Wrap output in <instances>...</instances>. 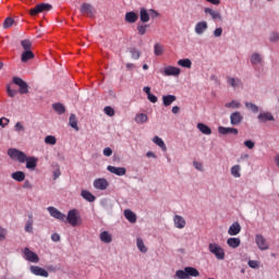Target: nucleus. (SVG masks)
Returning <instances> with one entry per match:
<instances>
[{"instance_id": "1", "label": "nucleus", "mask_w": 279, "mask_h": 279, "mask_svg": "<svg viewBox=\"0 0 279 279\" xmlns=\"http://www.w3.org/2000/svg\"><path fill=\"white\" fill-rule=\"evenodd\" d=\"M53 7L49 3H38L33 9L29 10L31 16H38V14H44V12H51Z\"/></svg>"}, {"instance_id": "2", "label": "nucleus", "mask_w": 279, "mask_h": 279, "mask_svg": "<svg viewBox=\"0 0 279 279\" xmlns=\"http://www.w3.org/2000/svg\"><path fill=\"white\" fill-rule=\"evenodd\" d=\"M208 250L210 254H214L216 256L217 260H223L226 258V251H223V247L217 243H210L208 245Z\"/></svg>"}, {"instance_id": "3", "label": "nucleus", "mask_w": 279, "mask_h": 279, "mask_svg": "<svg viewBox=\"0 0 279 279\" xmlns=\"http://www.w3.org/2000/svg\"><path fill=\"white\" fill-rule=\"evenodd\" d=\"M8 156L11 158V160H17V162H21V163L27 160V155H25V153L16 148H9Z\"/></svg>"}, {"instance_id": "4", "label": "nucleus", "mask_w": 279, "mask_h": 279, "mask_svg": "<svg viewBox=\"0 0 279 279\" xmlns=\"http://www.w3.org/2000/svg\"><path fill=\"white\" fill-rule=\"evenodd\" d=\"M65 219L68 223H70V226H72L73 228L80 226V221H82V219L80 218V211L77 209H71L68 213Z\"/></svg>"}, {"instance_id": "5", "label": "nucleus", "mask_w": 279, "mask_h": 279, "mask_svg": "<svg viewBox=\"0 0 279 279\" xmlns=\"http://www.w3.org/2000/svg\"><path fill=\"white\" fill-rule=\"evenodd\" d=\"M13 84L20 87L21 95H27L29 93V86L23 78L19 76L13 77Z\"/></svg>"}, {"instance_id": "6", "label": "nucleus", "mask_w": 279, "mask_h": 279, "mask_svg": "<svg viewBox=\"0 0 279 279\" xmlns=\"http://www.w3.org/2000/svg\"><path fill=\"white\" fill-rule=\"evenodd\" d=\"M24 258L25 260H28V263H40V257H38V254L34 253L29 247H25L23 250Z\"/></svg>"}, {"instance_id": "7", "label": "nucleus", "mask_w": 279, "mask_h": 279, "mask_svg": "<svg viewBox=\"0 0 279 279\" xmlns=\"http://www.w3.org/2000/svg\"><path fill=\"white\" fill-rule=\"evenodd\" d=\"M255 243L258 250H260L262 252L269 250V243L267 242V239L263 236V234H256Z\"/></svg>"}, {"instance_id": "8", "label": "nucleus", "mask_w": 279, "mask_h": 279, "mask_svg": "<svg viewBox=\"0 0 279 279\" xmlns=\"http://www.w3.org/2000/svg\"><path fill=\"white\" fill-rule=\"evenodd\" d=\"M80 12L81 14H86L87 16L93 19V16H95L97 11H95V8L93 7V4L84 2L81 5Z\"/></svg>"}, {"instance_id": "9", "label": "nucleus", "mask_w": 279, "mask_h": 279, "mask_svg": "<svg viewBox=\"0 0 279 279\" xmlns=\"http://www.w3.org/2000/svg\"><path fill=\"white\" fill-rule=\"evenodd\" d=\"M50 217H53L54 219H58L59 221H66V215L62 214L58 208L56 207H48L47 208Z\"/></svg>"}, {"instance_id": "10", "label": "nucleus", "mask_w": 279, "mask_h": 279, "mask_svg": "<svg viewBox=\"0 0 279 279\" xmlns=\"http://www.w3.org/2000/svg\"><path fill=\"white\" fill-rule=\"evenodd\" d=\"M29 271L34 274V276H40L41 278H49V271L40 266H31Z\"/></svg>"}, {"instance_id": "11", "label": "nucleus", "mask_w": 279, "mask_h": 279, "mask_svg": "<svg viewBox=\"0 0 279 279\" xmlns=\"http://www.w3.org/2000/svg\"><path fill=\"white\" fill-rule=\"evenodd\" d=\"M180 73H181L180 68L169 65L163 69V75H166L167 77H169V76L178 77V75H180Z\"/></svg>"}, {"instance_id": "12", "label": "nucleus", "mask_w": 279, "mask_h": 279, "mask_svg": "<svg viewBox=\"0 0 279 279\" xmlns=\"http://www.w3.org/2000/svg\"><path fill=\"white\" fill-rule=\"evenodd\" d=\"M230 123L231 125H241V123H243V114L239 111L231 113Z\"/></svg>"}, {"instance_id": "13", "label": "nucleus", "mask_w": 279, "mask_h": 279, "mask_svg": "<svg viewBox=\"0 0 279 279\" xmlns=\"http://www.w3.org/2000/svg\"><path fill=\"white\" fill-rule=\"evenodd\" d=\"M26 169H29L31 171H34L36 169V167H38V157H27L26 156Z\"/></svg>"}, {"instance_id": "14", "label": "nucleus", "mask_w": 279, "mask_h": 279, "mask_svg": "<svg viewBox=\"0 0 279 279\" xmlns=\"http://www.w3.org/2000/svg\"><path fill=\"white\" fill-rule=\"evenodd\" d=\"M257 119H258L259 123H267V121H276V118H274V114H271V112H269V111L260 112L257 116Z\"/></svg>"}, {"instance_id": "15", "label": "nucleus", "mask_w": 279, "mask_h": 279, "mask_svg": "<svg viewBox=\"0 0 279 279\" xmlns=\"http://www.w3.org/2000/svg\"><path fill=\"white\" fill-rule=\"evenodd\" d=\"M206 29H208V22H206V21L196 23V25L194 27V32L198 36H202V34H204V32H206Z\"/></svg>"}, {"instance_id": "16", "label": "nucleus", "mask_w": 279, "mask_h": 279, "mask_svg": "<svg viewBox=\"0 0 279 279\" xmlns=\"http://www.w3.org/2000/svg\"><path fill=\"white\" fill-rule=\"evenodd\" d=\"M107 170L110 172V173H113L114 175H125V173H128V170L123 167H114V166H108L107 167Z\"/></svg>"}, {"instance_id": "17", "label": "nucleus", "mask_w": 279, "mask_h": 279, "mask_svg": "<svg viewBox=\"0 0 279 279\" xmlns=\"http://www.w3.org/2000/svg\"><path fill=\"white\" fill-rule=\"evenodd\" d=\"M173 223H174L175 228H178L179 230L186 228V220H184V217H182L180 215H175L173 217Z\"/></svg>"}, {"instance_id": "18", "label": "nucleus", "mask_w": 279, "mask_h": 279, "mask_svg": "<svg viewBox=\"0 0 279 279\" xmlns=\"http://www.w3.org/2000/svg\"><path fill=\"white\" fill-rule=\"evenodd\" d=\"M108 180L106 179H96L94 181V186L98 189V191H106L108 189Z\"/></svg>"}, {"instance_id": "19", "label": "nucleus", "mask_w": 279, "mask_h": 279, "mask_svg": "<svg viewBox=\"0 0 279 279\" xmlns=\"http://www.w3.org/2000/svg\"><path fill=\"white\" fill-rule=\"evenodd\" d=\"M241 233V225L239 222H233L228 230V234L230 236H236V234Z\"/></svg>"}, {"instance_id": "20", "label": "nucleus", "mask_w": 279, "mask_h": 279, "mask_svg": "<svg viewBox=\"0 0 279 279\" xmlns=\"http://www.w3.org/2000/svg\"><path fill=\"white\" fill-rule=\"evenodd\" d=\"M219 134H222L226 136V134H234L236 136L239 134V130L235 128H226V126H219L218 128Z\"/></svg>"}, {"instance_id": "21", "label": "nucleus", "mask_w": 279, "mask_h": 279, "mask_svg": "<svg viewBox=\"0 0 279 279\" xmlns=\"http://www.w3.org/2000/svg\"><path fill=\"white\" fill-rule=\"evenodd\" d=\"M205 14H209L213 21H222L221 13L219 11L213 10L210 8H205Z\"/></svg>"}, {"instance_id": "22", "label": "nucleus", "mask_w": 279, "mask_h": 279, "mask_svg": "<svg viewBox=\"0 0 279 279\" xmlns=\"http://www.w3.org/2000/svg\"><path fill=\"white\" fill-rule=\"evenodd\" d=\"M137 21H138V14H136L134 11L125 13L126 23H136Z\"/></svg>"}, {"instance_id": "23", "label": "nucleus", "mask_w": 279, "mask_h": 279, "mask_svg": "<svg viewBox=\"0 0 279 279\" xmlns=\"http://www.w3.org/2000/svg\"><path fill=\"white\" fill-rule=\"evenodd\" d=\"M178 99V97H175V95H166V96H162V102H163V106L166 108H168V106H171V104H173V101H175Z\"/></svg>"}, {"instance_id": "24", "label": "nucleus", "mask_w": 279, "mask_h": 279, "mask_svg": "<svg viewBox=\"0 0 279 279\" xmlns=\"http://www.w3.org/2000/svg\"><path fill=\"white\" fill-rule=\"evenodd\" d=\"M227 245H229V247H232L233 250H236V247H239L241 245V239H239V238H229L227 240Z\"/></svg>"}, {"instance_id": "25", "label": "nucleus", "mask_w": 279, "mask_h": 279, "mask_svg": "<svg viewBox=\"0 0 279 279\" xmlns=\"http://www.w3.org/2000/svg\"><path fill=\"white\" fill-rule=\"evenodd\" d=\"M140 20L141 23H149V12L147 11V9L142 8L140 10Z\"/></svg>"}, {"instance_id": "26", "label": "nucleus", "mask_w": 279, "mask_h": 279, "mask_svg": "<svg viewBox=\"0 0 279 279\" xmlns=\"http://www.w3.org/2000/svg\"><path fill=\"white\" fill-rule=\"evenodd\" d=\"M197 130H199V132H202V134H205L206 136H210V134H213V130L204 123H198Z\"/></svg>"}, {"instance_id": "27", "label": "nucleus", "mask_w": 279, "mask_h": 279, "mask_svg": "<svg viewBox=\"0 0 279 279\" xmlns=\"http://www.w3.org/2000/svg\"><path fill=\"white\" fill-rule=\"evenodd\" d=\"M69 125H71L75 132H80V126L77 125V117L75 113L70 114Z\"/></svg>"}, {"instance_id": "28", "label": "nucleus", "mask_w": 279, "mask_h": 279, "mask_svg": "<svg viewBox=\"0 0 279 279\" xmlns=\"http://www.w3.org/2000/svg\"><path fill=\"white\" fill-rule=\"evenodd\" d=\"M12 180L15 182H24L25 181V172L23 171H15L11 174Z\"/></svg>"}, {"instance_id": "29", "label": "nucleus", "mask_w": 279, "mask_h": 279, "mask_svg": "<svg viewBox=\"0 0 279 279\" xmlns=\"http://www.w3.org/2000/svg\"><path fill=\"white\" fill-rule=\"evenodd\" d=\"M124 217L130 221L131 223H136V214L130 209L124 210Z\"/></svg>"}, {"instance_id": "30", "label": "nucleus", "mask_w": 279, "mask_h": 279, "mask_svg": "<svg viewBox=\"0 0 279 279\" xmlns=\"http://www.w3.org/2000/svg\"><path fill=\"white\" fill-rule=\"evenodd\" d=\"M81 196L83 197V199H86V202H95L96 199L95 195H93V193L87 190H83L81 192Z\"/></svg>"}, {"instance_id": "31", "label": "nucleus", "mask_w": 279, "mask_h": 279, "mask_svg": "<svg viewBox=\"0 0 279 279\" xmlns=\"http://www.w3.org/2000/svg\"><path fill=\"white\" fill-rule=\"evenodd\" d=\"M28 60H34V52H32V50H24L21 57V61L28 62Z\"/></svg>"}, {"instance_id": "32", "label": "nucleus", "mask_w": 279, "mask_h": 279, "mask_svg": "<svg viewBox=\"0 0 279 279\" xmlns=\"http://www.w3.org/2000/svg\"><path fill=\"white\" fill-rule=\"evenodd\" d=\"M100 241H102V243H112V235L109 234L108 231H102L99 235Z\"/></svg>"}, {"instance_id": "33", "label": "nucleus", "mask_w": 279, "mask_h": 279, "mask_svg": "<svg viewBox=\"0 0 279 279\" xmlns=\"http://www.w3.org/2000/svg\"><path fill=\"white\" fill-rule=\"evenodd\" d=\"M185 271L187 274V278H197L199 276V270L193 267H185Z\"/></svg>"}, {"instance_id": "34", "label": "nucleus", "mask_w": 279, "mask_h": 279, "mask_svg": "<svg viewBox=\"0 0 279 279\" xmlns=\"http://www.w3.org/2000/svg\"><path fill=\"white\" fill-rule=\"evenodd\" d=\"M52 109L58 114H64V112H66V108H64V105H62L60 102L53 104Z\"/></svg>"}, {"instance_id": "35", "label": "nucleus", "mask_w": 279, "mask_h": 279, "mask_svg": "<svg viewBox=\"0 0 279 279\" xmlns=\"http://www.w3.org/2000/svg\"><path fill=\"white\" fill-rule=\"evenodd\" d=\"M136 246L142 254H147V246H145V242L141 238L136 239Z\"/></svg>"}, {"instance_id": "36", "label": "nucleus", "mask_w": 279, "mask_h": 279, "mask_svg": "<svg viewBox=\"0 0 279 279\" xmlns=\"http://www.w3.org/2000/svg\"><path fill=\"white\" fill-rule=\"evenodd\" d=\"M147 27H149V24H137V34L138 36H145L147 34Z\"/></svg>"}, {"instance_id": "37", "label": "nucleus", "mask_w": 279, "mask_h": 279, "mask_svg": "<svg viewBox=\"0 0 279 279\" xmlns=\"http://www.w3.org/2000/svg\"><path fill=\"white\" fill-rule=\"evenodd\" d=\"M153 143H155V145H158V147H160L162 151H167V145H165V141H162V138H160L159 136H155L153 138Z\"/></svg>"}, {"instance_id": "38", "label": "nucleus", "mask_w": 279, "mask_h": 279, "mask_svg": "<svg viewBox=\"0 0 279 279\" xmlns=\"http://www.w3.org/2000/svg\"><path fill=\"white\" fill-rule=\"evenodd\" d=\"M179 66H183V69H191L193 66V62L191 59H181L178 61Z\"/></svg>"}, {"instance_id": "39", "label": "nucleus", "mask_w": 279, "mask_h": 279, "mask_svg": "<svg viewBox=\"0 0 279 279\" xmlns=\"http://www.w3.org/2000/svg\"><path fill=\"white\" fill-rule=\"evenodd\" d=\"M148 119L146 113H137L135 116V123H147Z\"/></svg>"}, {"instance_id": "40", "label": "nucleus", "mask_w": 279, "mask_h": 279, "mask_svg": "<svg viewBox=\"0 0 279 279\" xmlns=\"http://www.w3.org/2000/svg\"><path fill=\"white\" fill-rule=\"evenodd\" d=\"M227 82L232 88H239V86H241V80L239 78L228 77Z\"/></svg>"}, {"instance_id": "41", "label": "nucleus", "mask_w": 279, "mask_h": 279, "mask_svg": "<svg viewBox=\"0 0 279 279\" xmlns=\"http://www.w3.org/2000/svg\"><path fill=\"white\" fill-rule=\"evenodd\" d=\"M231 175H233V178H241V166L235 165L231 168Z\"/></svg>"}, {"instance_id": "42", "label": "nucleus", "mask_w": 279, "mask_h": 279, "mask_svg": "<svg viewBox=\"0 0 279 279\" xmlns=\"http://www.w3.org/2000/svg\"><path fill=\"white\" fill-rule=\"evenodd\" d=\"M251 62L252 64H260V62H263V58L260 57L259 53H253L251 57Z\"/></svg>"}, {"instance_id": "43", "label": "nucleus", "mask_w": 279, "mask_h": 279, "mask_svg": "<svg viewBox=\"0 0 279 279\" xmlns=\"http://www.w3.org/2000/svg\"><path fill=\"white\" fill-rule=\"evenodd\" d=\"M155 56H162L165 53V48H162V45L155 44L154 46Z\"/></svg>"}, {"instance_id": "44", "label": "nucleus", "mask_w": 279, "mask_h": 279, "mask_svg": "<svg viewBox=\"0 0 279 279\" xmlns=\"http://www.w3.org/2000/svg\"><path fill=\"white\" fill-rule=\"evenodd\" d=\"M21 45H22L24 51H32V43L28 39L22 40Z\"/></svg>"}, {"instance_id": "45", "label": "nucleus", "mask_w": 279, "mask_h": 279, "mask_svg": "<svg viewBox=\"0 0 279 279\" xmlns=\"http://www.w3.org/2000/svg\"><path fill=\"white\" fill-rule=\"evenodd\" d=\"M45 143H46V145H56V143H58V141L56 140V136L47 135L45 137Z\"/></svg>"}, {"instance_id": "46", "label": "nucleus", "mask_w": 279, "mask_h": 279, "mask_svg": "<svg viewBox=\"0 0 279 279\" xmlns=\"http://www.w3.org/2000/svg\"><path fill=\"white\" fill-rule=\"evenodd\" d=\"M175 277L179 279H186L189 278L187 274H186V268H184V270H177L175 271Z\"/></svg>"}, {"instance_id": "47", "label": "nucleus", "mask_w": 279, "mask_h": 279, "mask_svg": "<svg viewBox=\"0 0 279 279\" xmlns=\"http://www.w3.org/2000/svg\"><path fill=\"white\" fill-rule=\"evenodd\" d=\"M225 106L227 108H232L234 110L236 108H241V102H239L236 100H232L231 102H227Z\"/></svg>"}, {"instance_id": "48", "label": "nucleus", "mask_w": 279, "mask_h": 279, "mask_svg": "<svg viewBox=\"0 0 279 279\" xmlns=\"http://www.w3.org/2000/svg\"><path fill=\"white\" fill-rule=\"evenodd\" d=\"M12 25H14V20L12 17H7L3 22V28L9 29Z\"/></svg>"}, {"instance_id": "49", "label": "nucleus", "mask_w": 279, "mask_h": 279, "mask_svg": "<svg viewBox=\"0 0 279 279\" xmlns=\"http://www.w3.org/2000/svg\"><path fill=\"white\" fill-rule=\"evenodd\" d=\"M52 175H53V180H58V178H60V175H62L59 165H54V170L52 172Z\"/></svg>"}, {"instance_id": "50", "label": "nucleus", "mask_w": 279, "mask_h": 279, "mask_svg": "<svg viewBox=\"0 0 279 279\" xmlns=\"http://www.w3.org/2000/svg\"><path fill=\"white\" fill-rule=\"evenodd\" d=\"M34 220L32 218H29L25 225V231L26 232H33L34 230Z\"/></svg>"}, {"instance_id": "51", "label": "nucleus", "mask_w": 279, "mask_h": 279, "mask_svg": "<svg viewBox=\"0 0 279 279\" xmlns=\"http://www.w3.org/2000/svg\"><path fill=\"white\" fill-rule=\"evenodd\" d=\"M245 107L248 108V110H252V112H254V114H257L258 106H256L252 102H245Z\"/></svg>"}, {"instance_id": "52", "label": "nucleus", "mask_w": 279, "mask_h": 279, "mask_svg": "<svg viewBox=\"0 0 279 279\" xmlns=\"http://www.w3.org/2000/svg\"><path fill=\"white\" fill-rule=\"evenodd\" d=\"M104 112L107 117H114V109L110 106L105 107Z\"/></svg>"}, {"instance_id": "53", "label": "nucleus", "mask_w": 279, "mask_h": 279, "mask_svg": "<svg viewBox=\"0 0 279 279\" xmlns=\"http://www.w3.org/2000/svg\"><path fill=\"white\" fill-rule=\"evenodd\" d=\"M131 57L133 60H138V58H141V51H138L136 48L131 49Z\"/></svg>"}, {"instance_id": "54", "label": "nucleus", "mask_w": 279, "mask_h": 279, "mask_svg": "<svg viewBox=\"0 0 279 279\" xmlns=\"http://www.w3.org/2000/svg\"><path fill=\"white\" fill-rule=\"evenodd\" d=\"M14 128H15V132H25V126L21 122H16Z\"/></svg>"}, {"instance_id": "55", "label": "nucleus", "mask_w": 279, "mask_h": 279, "mask_svg": "<svg viewBox=\"0 0 279 279\" xmlns=\"http://www.w3.org/2000/svg\"><path fill=\"white\" fill-rule=\"evenodd\" d=\"M270 43H278L279 40V33H271L269 37Z\"/></svg>"}, {"instance_id": "56", "label": "nucleus", "mask_w": 279, "mask_h": 279, "mask_svg": "<svg viewBox=\"0 0 279 279\" xmlns=\"http://www.w3.org/2000/svg\"><path fill=\"white\" fill-rule=\"evenodd\" d=\"M244 145L247 147V149H254L256 144L252 140H247L244 142Z\"/></svg>"}, {"instance_id": "57", "label": "nucleus", "mask_w": 279, "mask_h": 279, "mask_svg": "<svg viewBox=\"0 0 279 279\" xmlns=\"http://www.w3.org/2000/svg\"><path fill=\"white\" fill-rule=\"evenodd\" d=\"M248 267H251V269H258V262L257 260H248L247 263Z\"/></svg>"}, {"instance_id": "58", "label": "nucleus", "mask_w": 279, "mask_h": 279, "mask_svg": "<svg viewBox=\"0 0 279 279\" xmlns=\"http://www.w3.org/2000/svg\"><path fill=\"white\" fill-rule=\"evenodd\" d=\"M222 34H223V28H221V27H218V28H216V29L214 31V36H215L216 38H219Z\"/></svg>"}, {"instance_id": "59", "label": "nucleus", "mask_w": 279, "mask_h": 279, "mask_svg": "<svg viewBox=\"0 0 279 279\" xmlns=\"http://www.w3.org/2000/svg\"><path fill=\"white\" fill-rule=\"evenodd\" d=\"M104 156H106L107 158H110V156H112V148L110 147H106L102 151Z\"/></svg>"}, {"instance_id": "60", "label": "nucleus", "mask_w": 279, "mask_h": 279, "mask_svg": "<svg viewBox=\"0 0 279 279\" xmlns=\"http://www.w3.org/2000/svg\"><path fill=\"white\" fill-rule=\"evenodd\" d=\"M5 234H8V231L0 227V241H5Z\"/></svg>"}, {"instance_id": "61", "label": "nucleus", "mask_w": 279, "mask_h": 279, "mask_svg": "<svg viewBox=\"0 0 279 279\" xmlns=\"http://www.w3.org/2000/svg\"><path fill=\"white\" fill-rule=\"evenodd\" d=\"M7 93L9 97H16L19 92L16 89H11L10 87H8Z\"/></svg>"}, {"instance_id": "62", "label": "nucleus", "mask_w": 279, "mask_h": 279, "mask_svg": "<svg viewBox=\"0 0 279 279\" xmlns=\"http://www.w3.org/2000/svg\"><path fill=\"white\" fill-rule=\"evenodd\" d=\"M193 165L197 171H204V165H202V162L194 161Z\"/></svg>"}, {"instance_id": "63", "label": "nucleus", "mask_w": 279, "mask_h": 279, "mask_svg": "<svg viewBox=\"0 0 279 279\" xmlns=\"http://www.w3.org/2000/svg\"><path fill=\"white\" fill-rule=\"evenodd\" d=\"M148 101H150L151 104H156L158 101V97H156V95L153 94H148Z\"/></svg>"}, {"instance_id": "64", "label": "nucleus", "mask_w": 279, "mask_h": 279, "mask_svg": "<svg viewBox=\"0 0 279 279\" xmlns=\"http://www.w3.org/2000/svg\"><path fill=\"white\" fill-rule=\"evenodd\" d=\"M8 123H10V120L7 118H1L0 119V125L1 128H5V125H8Z\"/></svg>"}]
</instances>
